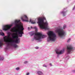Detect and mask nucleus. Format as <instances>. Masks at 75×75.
<instances>
[{
  "label": "nucleus",
  "instance_id": "f257e3e1",
  "mask_svg": "<svg viewBox=\"0 0 75 75\" xmlns=\"http://www.w3.org/2000/svg\"><path fill=\"white\" fill-rule=\"evenodd\" d=\"M10 37V34H8V37L6 36L4 37V41L6 42V44L7 45V47H8L10 46H13L14 48H17V45L16 44H17L18 42V36L12 35L13 38L16 39L15 40H14L11 38L9 39L8 38Z\"/></svg>",
  "mask_w": 75,
  "mask_h": 75
},
{
  "label": "nucleus",
  "instance_id": "f03ea898",
  "mask_svg": "<svg viewBox=\"0 0 75 75\" xmlns=\"http://www.w3.org/2000/svg\"><path fill=\"white\" fill-rule=\"evenodd\" d=\"M44 20H45V18L44 17L43 18H38V23L41 28L45 29V30H48V28L47 27L48 23H44Z\"/></svg>",
  "mask_w": 75,
  "mask_h": 75
},
{
  "label": "nucleus",
  "instance_id": "7ed1b4c3",
  "mask_svg": "<svg viewBox=\"0 0 75 75\" xmlns=\"http://www.w3.org/2000/svg\"><path fill=\"white\" fill-rule=\"evenodd\" d=\"M48 35L49 37L47 38L48 42H49L50 41H55L57 36L53 32L49 31L48 33Z\"/></svg>",
  "mask_w": 75,
  "mask_h": 75
},
{
  "label": "nucleus",
  "instance_id": "20e7f679",
  "mask_svg": "<svg viewBox=\"0 0 75 75\" xmlns=\"http://www.w3.org/2000/svg\"><path fill=\"white\" fill-rule=\"evenodd\" d=\"M24 28L23 27V24L19 20V37H21L23 36V34H24Z\"/></svg>",
  "mask_w": 75,
  "mask_h": 75
},
{
  "label": "nucleus",
  "instance_id": "39448f33",
  "mask_svg": "<svg viewBox=\"0 0 75 75\" xmlns=\"http://www.w3.org/2000/svg\"><path fill=\"white\" fill-rule=\"evenodd\" d=\"M45 37V36L44 35H42V34L41 33H35L34 39L35 40H40L41 38H44Z\"/></svg>",
  "mask_w": 75,
  "mask_h": 75
},
{
  "label": "nucleus",
  "instance_id": "423d86ee",
  "mask_svg": "<svg viewBox=\"0 0 75 75\" xmlns=\"http://www.w3.org/2000/svg\"><path fill=\"white\" fill-rule=\"evenodd\" d=\"M56 31L58 33V35L60 37H62L65 35V32L62 29H59L56 30Z\"/></svg>",
  "mask_w": 75,
  "mask_h": 75
},
{
  "label": "nucleus",
  "instance_id": "0eeeda50",
  "mask_svg": "<svg viewBox=\"0 0 75 75\" xmlns=\"http://www.w3.org/2000/svg\"><path fill=\"white\" fill-rule=\"evenodd\" d=\"M18 30L16 29L15 28H12V32H13L14 33H13V35H17V33H19V24L18 25ZM16 32L15 33L14 32Z\"/></svg>",
  "mask_w": 75,
  "mask_h": 75
},
{
  "label": "nucleus",
  "instance_id": "6e6552de",
  "mask_svg": "<svg viewBox=\"0 0 75 75\" xmlns=\"http://www.w3.org/2000/svg\"><path fill=\"white\" fill-rule=\"evenodd\" d=\"M21 19L23 21L26 22H29L28 18L26 15H24L21 17Z\"/></svg>",
  "mask_w": 75,
  "mask_h": 75
},
{
  "label": "nucleus",
  "instance_id": "1a4fd4ad",
  "mask_svg": "<svg viewBox=\"0 0 75 75\" xmlns=\"http://www.w3.org/2000/svg\"><path fill=\"white\" fill-rule=\"evenodd\" d=\"M12 26H13L12 25H5L4 26V28L3 30L4 31H7L8 30H9V29L11 27H12Z\"/></svg>",
  "mask_w": 75,
  "mask_h": 75
},
{
  "label": "nucleus",
  "instance_id": "9d476101",
  "mask_svg": "<svg viewBox=\"0 0 75 75\" xmlns=\"http://www.w3.org/2000/svg\"><path fill=\"white\" fill-rule=\"evenodd\" d=\"M74 48L71 45H69L67 47V51L68 54H69Z\"/></svg>",
  "mask_w": 75,
  "mask_h": 75
},
{
  "label": "nucleus",
  "instance_id": "9b49d317",
  "mask_svg": "<svg viewBox=\"0 0 75 75\" xmlns=\"http://www.w3.org/2000/svg\"><path fill=\"white\" fill-rule=\"evenodd\" d=\"M64 50H62L60 51V52H58V51H56V54H62L63 53H64Z\"/></svg>",
  "mask_w": 75,
  "mask_h": 75
},
{
  "label": "nucleus",
  "instance_id": "f8f14e48",
  "mask_svg": "<svg viewBox=\"0 0 75 75\" xmlns=\"http://www.w3.org/2000/svg\"><path fill=\"white\" fill-rule=\"evenodd\" d=\"M31 22V24H35V23H36V22H35V21H32L31 19H30L29 22L30 23Z\"/></svg>",
  "mask_w": 75,
  "mask_h": 75
},
{
  "label": "nucleus",
  "instance_id": "ddd939ff",
  "mask_svg": "<svg viewBox=\"0 0 75 75\" xmlns=\"http://www.w3.org/2000/svg\"><path fill=\"white\" fill-rule=\"evenodd\" d=\"M37 73L38 74V75H42V72H41V71H38L37 72Z\"/></svg>",
  "mask_w": 75,
  "mask_h": 75
},
{
  "label": "nucleus",
  "instance_id": "4468645a",
  "mask_svg": "<svg viewBox=\"0 0 75 75\" xmlns=\"http://www.w3.org/2000/svg\"><path fill=\"white\" fill-rule=\"evenodd\" d=\"M3 45V43L1 41H0V47L2 46Z\"/></svg>",
  "mask_w": 75,
  "mask_h": 75
},
{
  "label": "nucleus",
  "instance_id": "2eb2a0df",
  "mask_svg": "<svg viewBox=\"0 0 75 75\" xmlns=\"http://www.w3.org/2000/svg\"><path fill=\"white\" fill-rule=\"evenodd\" d=\"M62 14H63V16H65V14H66V12H65L63 11L62 12Z\"/></svg>",
  "mask_w": 75,
  "mask_h": 75
},
{
  "label": "nucleus",
  "instance_id": "dca6fc26",
  "mask_svg": "<svg viewBox=\"0 0 75 75\" xmlns=\"http://www.w3.org/2000/svg\"><path fill=\"white\" fill-rule=\"evenodd\" d=\"M15 23H16V24H17V23H19V20H18V21H17V20L15 21Z\"/></svg>",
  "mask_w": 75,
  "mask_h": 75
},
{
  "label": "nucleus",
  "instance_id": "f3484780",
  "mask_svg": "<svg viewBox=\"0 0 75 75\" xmlns=\"http://www.w3.org/2000/svg\"><path fill=\"white\" fill-rule=\"evenodd\" d=\"M66 25H64L63 26L64 29H65V28H66Z\"/></svg>",
  "mask_w": 75,
  "mask_h": 75
},
{
  "label": "nucleus",
  "instance_id": "a211bd4d",
  "mask_svg": "<svg viewBox=\"0 0 75 75\" xmlns=\"http://www.w3.org/2000/svg\"><path fill=\"white\" fill-rule=\"evenodd\" d=\"M71 41V39L69 38L68 40H67V42H69Z\"/></svg>",
  "mask_w": 75,
  "mask_h": 75
},
{
  "label": "nucleus",
  "instance_id": "6ab92c4d",
  "mask_svg": "<svg viewBox=\"0 0 75 75\" xmlns=\"http://www.w3.org/2000/svg\"><path fill=\"white\" fill-rule=\"evenodd\" d=\"M43 67H47V66L45 64H44L43 65Z\"/></svg>",
  "mask_w": 75,
  "mask_h": 75
},
{
  "label": "nucleus",
  "instance_id": "aec40b11",
  "mask_svg": "<svg viewBox=\"0 0 75 75\" xmlns=\"http://www.w3.org/2000/svg\"><path fill=\"white\" fill-rule=\"evenodd\" d=\"M16 70H18L19 69V67H17L16 68Z\"/></svg>",
  "mask_w": 75,
  "mask_h": 75
},
{
  "label": "nucleus",
  "instance_id": "412c9836",
  "mask_svg": "<svg viewBox=\"0 0 75 75\" xmlns=\"http://www.w3.org/2000/svg\"><path fill=\"white\" fill-rule=\"evenodd\" d=\"M27 62H28L27 61H25L24 62V64H27Z\"/></svg>",
  "mask_w": 75,
  "mask_h": 75
},
{
  "label": "nucleus",
  "instance_id": "4be33fe9",
  "mask_svg": "<svg viewBox=\"0 0 75 75\" xmlns=\"http://www.w3.org/2000/svg\"><path fill=\"white\" fill-rule=\"evenodd\" d=\"M36 49H38L39 48V47H35Z\"/></svg>",
  "mask_w": 75,
  "mask_h": 75
},
{
  "label": "nucleus",
  "instance_id": "5701e85b",
  "mask_svg": "<svg viewBox=\"0 0 75 75\" xmlns=\"http://www.w3.org/2000/svg\"><path fill=\"white\" fill-rule=\"evenodd\" d=\"M29 73H28L26 74V75H29Z\"/></svg>",
  "mask_w": 75,
  "mask_h": 75
},
{
  "label": "nucleus",
  "instance_id": "b1692460",
  "mask_svg": "<svg viewBox=\"0 0 75 75\" xmlns=\"http://www.w3.org/2000/svg\"><path fill=\"white\" fill-rule=\"evenodd\" d=\"M50 65H51V66H52V64L51 63H50Z\"/></svg>",
  "mask_w": 75,
  "mask_h": 75
},
{
  "label": "nucleus",
  "instance_id": "393cba45",
  "mask_svg": "<svg viewBox=\"0 0 75 75\" xmlns=\"http://www.w3.org/2000/svg\"><path fill=\"white\" fill-rule=\"evenodd\" d=\"M34 34H35V33H33L32 35H34Z\"/></svg>",
  "mask_w": 75,
  "mask_h": 75
},
{
  "label": "nucleus",
  "instance_id": "a878e982",
  "mask_svg": "<svg viewBox=\"0 0 75 75\" xmlns=\"http://www.w3.org/2000/svg\"><path fill=\"white\" fill-rule=\"evenodd\" d=\"M28 30H30V28H29V27H28Z\"/></svg>",
  "mask_w": 75,
  "mask_h": 75
},
{
  "label": "nucleus",
  "instance_id": "bb28decb",
  "mask_svg": "<svg viewBox=\"0 0 75 75\" xmlns=\"http://www.w3.org/2000/svg\"><path fill=\"white\" fill-rule=\"evenodd\" d=\"M31 28H32V27H31Z\"/></svg>",
  "mask_w": 75,
  "mask_h": 75
}]
</instances>
